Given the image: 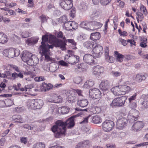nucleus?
<instances>
[{
    "label": "nucleus",
    "mask_w": 148,
    "mask_h": 148,
    "mask_svg": "<svg viewBox=\"0 0 148 148\" xmlns=\"http://www.w3.org/2000/svg\"><path fill=\"white\" fill-rule=\"evenodd\" d=\"M143 123L138 121L134 123L132 127V129L134 131L140 130L143 127Z\"/></svg>",
    "instance_id": "obj_18"
},
{
    "label": "nucleus",
    "mask_w": 148,
    "mask_h": 148,
    "mask_svg": "<svg viewBox=\"0 0 148 148\" xmlns=\"http://www.w3.org/2000/svg\"><path fill=\"white\" fill-rule=\"evenodd\" d=\"M40 18L41 20L42 23H43L47 21V19L46 16H45L42 15L40 16Z\"/></svg>",
    "instance_id": "obj_56"
},
{
    "label": "nucleus",
    "mask_w": 148,
    "mask_h": 148,
    "mask_svg": "<svg viewBox=\"0 0 148 148\" xmlns=\"http://www.w3.org/2000/svg\"><path fill=\"white\" fill-rule=\"evenodd\" d=\"M113 122L108 120L104 122L102 124V128L105 132H108L111 131L113 128Z\"/></svg>",
    "instance_id": "obj_9"
},
{
    "label": "nucleus",
    "mask_w": 148,
    "mask_h": 148,
    "mask_svg": "<svg viewBox=\"0 0 148 148\" xmlns=\"http://www.w3.org/2000/svg\"><path fill=\"white\" fill-rule=\"evenodd\" d=\"M81 143L82 144L83 147L84 148H86V147L89 145L90 144L89 140H88L83 141L81 142Z\"/></svg>",
    "instance_id": "obj_47"
},
{
    "label": "nucleus",
    "mask_w": 148,
    "mask_h": 148,
    "mask_svg": "<svg viewBox=\"0 0 148 148\" xmlns=\"http://www.w3.org/2000/svg\"><path fill=\"white\" fill-rule=\"evenodd\" d=\"M67 18L65 16H63L61 17L59 19V21L60 22L65 23L66 22Z\"/></svg>",
    "instance_id": "obj_52"
},
{
    "label": "nucleus",
    "mask_w": 148,
    "mask_h": 148,
    "mask_svg": "<svg viewBox=\"0 0 148 148\" xmlns=\"http://www.w3.org/2000/svg\"><path fill=\"white\" fill-rule=\"evenodd\" d=\"M76 148H84L81 142L78 143L76 146Z\"/></svg>",
    "instance_id": "obj_64"
},
{
    "label": "nucleus",
    "mask_w": 148,
    "mask_h": 148,
    "mask_svg": "<svg viewBox=\"0 0 148 148\" xmlns=\"http://www.w3.org/2000/svg\"><path fill=\"white\" fill-rule=\"evenodd\" d=\"M11 74L9 71H6L4 73H2V77L4 78H7L8 79H11Z\"/></svg>",
    "instance_id": "obj_39"
},
{
    "label": "nucleus",
    "mask_w": 148,
    "mask_h": 148,
    "mask_svg": "<svg viewBox=\"0 0 148 148\" xmlns=\"http://www.w3.org/2000/svg\"><path fill=\"white\" fill-rule=\"evenodd\" d=\"M42 40V41L41 42V45L39 48L40 52L42 54V56H45V59L49 60L50 52L49 49L53 48V45L46 44V42L48 41V35H45L43 36Z\"/></svg>",
    "instance_id": "obj_2"
},
{
    "label": "nucleus",
    "mask_w": 148,
    "mask_h": 148,
    "mask_svg": "<svg viewBox=\"0 0 148 148\" xmlns=\"http://www.w3.org/2000/svg\"><path fill=\"white\" fill-rule=\"evenodd\" d=\"M136 14L137 15L138 18H137V20L138 21L139 19L140 21H141L143 18V14L140 12H138L136 13Z\"/></svg>",
    "instance_id": "obj_51"
},
{
    "label": "nucleus",
    "mask_w": 148,
    "mask_h": 148,
    "mask_svg": "<svg viewBox=\"0 0 148 148\" xmlns=\"http://www.w3.org/2000/svg\"><path fill=\"white\" fill-rule=\"evenodd\" d=\"M62 99L61 97L58 96L56 94L52 95L49 100L51 102L59 103L62 101Z\"/></svg>",
    "instance_id": "obj_21"
},
{
    "label": "nucleus",
    "mask_w": 148,
    "mask_h": 148,
    "mask_svg": "<svg viewBox=\"0 0 148 148\" xmlns=\"http://www.w3.org/2000/svg\"><path fill=\"white\" fill-rule=\"evenodd\" d=\"M114 57L117 61L121 62L123 61V59L125 58L124 55L119 53L117 51H115L114 52Z\"/></svg>",
    "instance_id": "obj_24"
},
{
    "label": "nucleus",
    "mask_w": 148,
    "mask_h": 148,
    "mask_svg": "<svg viewBox=\"0 0 148 148\" xmlns=\"http://www.w3.org/2000/svg\"><path fill=\"white\" fill-rule=\"evenodd\" d=\"M68 54L65 56V60L71 64L77 62L79 59V56L74 55L73 51L71 50H68Z\"/></svg>",
    "instance_id": "obj_6"
},
{
    "label": "nucleus",
    "mask_w": 148,
    "mask_h": 148,
    "mask_svg": "<svg viewBox=\"0 0 148 148\" xmlns=\"http://www.w3.org/2000/svg\"><path fill=\"white\" fill-rule=\"evenodd\" d=\"M136 94H135L134 95L131 96L128 99L130 105L132 106V108H135L136 107Z\"/></svg>",
    "instance_id": "obj_20"
},
{
    "label": "nucleus",
    "mask_w": 148,
    "mask_h": 148,
    "mask_svg": "<svg viewBox=\"0 0 148 148\" xmlns=\"http://www.w3.org/2000/svg\"><path fill=\"white\" fill-rule=\"evenodd\" d=\"M23 127L25 130H33L34 127H32L29 125L28 124H26L22 126Z\"/></svg>",
    "instance_id": "obj_48"
},
{
    "label": "nucleus",
    "mask_w": 148,
    "mask_h": 148,
    "mask_svg": "<svg viewBox=\"0 0 148 148\" xmlns=\"http://www.w3.org/2000/svg\"><path fill=\"white\" fill-rule=\"evenodd\" d=\"M13 120L16 122L22 123L24 122V120L22 119L20 115H15L12 116Z\"/></svg>",
    "instance_id": "obj_27"
},
{
    "label": "nucleus",
    "mask_w": 148,
    "mask_h": 148,
    "mask_svg": "<svg viewBox=\"0 0 148 148\" xmlns=\"http://www.w3.org/2000/svg\"><path fill=\"white\" fill-rule=\"evenodd\" d=\"M110 83L109 81L106 80L101 81L99 85V88L102 90L108 89L110 86Z\"/></svg>",
    "instance_id": "obj_17"
},
{
    "label": "nucleus",
    "mask_w": 148,
    "mask_h": 148,
    "mask_svg": "<svg viewBox=\"0 0 148 148\" xmlns=\"http://www.w3.org/2000/svg\"><path fill=\"white\" fill-rule=\"evenodd\" d=\"M8 56L10 58H12L15 56H17L20 54L19 51L17 50H15L13 48H10L8 51Z\"/></svg>",
    "instance_id": "obj_16"
},
{
    "label": "nucleus",
    "mask_w": 148,
    "mask_h": 148,
    "mask_svg": "<svg viewBox=\"0 0 148 148\" xmlns=\"http://www.w3.org/2000/svg\"><path fill=\"white\" fill-rule=\"evenodd\" d=\"M30 34L27 31H24L21 32V35L24 38H26L29 36Z\"/></svg>",
    "instance_id": "obj_44"
},
{
    "label": "nucleus",
    "mask_w": 148,
    "mask_h": 148,
    "mask_svg": "<svg viewBox=\"0 0 148 148\" xmlns=\"http://www.w3.org/2000/svg\"><path fill=\"white\" fill-rule=\"evenodd\" d=\"M119 40L122 45L123 46H125L127 45V42L125 40L121 38Z\"/></svg>",
    "instance_id": "obj_55"
},
{
    "label": "nucleus",
    "mask_w": 148,
    "mask_h": 148,
    "mask_svg": "<svg viewBox=\"0 0 148 148\" xmlns=\"http://www.w3.org/2000/svg\"><path fill=\"white\" fill-rule=\"evenodd\" d=\"M20 141L21 143L26 144L27 142V138L25 137H20Z\"/></svg>",
    "instance_id": "obj_49"
},
{
    "label": "nucleus",
    "mask_w": 148,
    "mask_h": 148,
    "mask_svg": "<svg viewBox=\"0 0 148 148\" xmlns=\"http://www.w3.org/2000/svg\"><path fill=\"white\" fill-rule=\"evenodd\" d=\"M101 92L97 88L91 89L90 90L89 94L90 97L95 99V102L98 103L100 101V98Z\"/></svg>",
    "instance_id": "obj_7"
},
{
    "label": "nucleus",
    "mask_w": 148,
    "mask_h": 148,
    "mask_svg": "<svg viewBox=\"0 0 148 148\" xmlns=\"http://www.w3.org/2000/svg\"><path fill=\"white\" fill-rule=\"evenodd\" d=\"M90 117L89 116L87 117L86 118H85L80 123H86L88 122V119Z\"/></svg>",
    "instance_id": "obj_60"
},
{
    "label": "nucleus",
    "mask_w": 148,
    "mask_h": 148,
    "mask_svg": "<svg viewBox=\"0 0 148 148\" xmlns=\"http://www.w3.org/2000/svg\"><path fill=\"white\" fill-rule=\"evenodd\" d=\"M43 105V101L40 99H29L27 102L28 106L33 109H40L42 107Z\"/></svg>",
    "instance_id": "obj_5"
},
{
    "label": "nucleus",
    "mask_w": 148,
    "mask_h": 148,
    "mask_svg": "<svg viewBox=\"0 0 148 148\" xmlns=\"http://www.w3.org/2000/svg\"><path fill=\"white\" fill-rule=\"evenodd\" d=\"M86 6V4L84 2H82L79 5V8L80 9H84Z\"/></svg>",
    "instance_id": "obj_54"
},
{
    "label": "nucleus",
    "mask_w": 148,
    "mask_h": 148,
    "mask_svg": "<svg viewBox=\"0 0 148 148\" xmlns=\"http://www.w3.org/2000/svg\"><path fill=\"white\" fill-rule=\"evenodd\" d=\"M132 112H133V113L132 116V117L131 118L132 120L136 121V119L138 116L139 114V112L135 110H133Z\"/></svg>",
    "instance_id": "obj_36"
},
{
    "label": "nucleus",
    "mask_w": 148,
    "mask_h": 148,
    "mask_svg": "<svg viewBox=\"0 0 148 148\" xmlns=\"http://www.w3.org/2000/svg\"><path fill=\"white\" fill-rule=\"evenodd\" d=\"M95 45L92 51L94 56L96 57H99L103 52V47L95 43Z\"/></svg>",
    "instance_id": "obj_10"
},
{
    "label": "nucleus",
    "mask_w": 148,
    "mask_h": 148,
    "mask_svg": "<svg viewBox=\"0 0 148 148\" xmlns=\"http://www.w3.org/2000/svg\"><path fill=\"white\" fill-rule=\"evenodd\" d=\"M56 35L57 36V37L62 38L64 40V41H63L65 42H66L65 41V40H66V38L63 35V33L62 32L60 31L56 33Z\"/></svg>",
    "instance_id": "obj_40"
},
{
    "label": "nucleus",
    "mask_w": 148,
    "mask_h": 148,
    "mask_svg": "<svg viewBox=\"0 0 148 148\" xmlns=\"http://www.w3.org/2000/svg\"><path fill=\"white\" fill-rule=\"evenodd\" d=\"M146 77L144 75L137 74L135 78V80L138 82H141L143 80H145Z\"/></svg>",
    "instance_id": "obj_29"
},
{
    "label": "nucleus",
    "mask_w": 148,
    "mask_h": 148,
    "mask_svg": "<svg viewBox=\"0 0 148 148\" xmlns=\"http://www.w3.org/2000/svg\"><path fill=\"white\" fill-rule=\"evenodd\" d=\"M110 74L114 77H116L120 76L121 75V73L119 71H112L110 73Z\"/></svg>",
    "instance_id": "obj_42"
},
{
    "label": "nucleus",
    "mask_w": 148,
    "mask_h": 148,
    "mask_svg": "<svg viewBox=\"0 0 148 148\" xmlns=\"http://www.w3.org/2000/svg\"><path fill=\"white\" fill-rule=\"evenodd\" d=\"M140 10L141 12L145 15H146L147 14V11L146 7L143 5H141L140 6Z\"/></svg>",
    "instance_id": "obj_41"
},
{
    "label": "nucleus",
    "mask_w": 148,
    "mask_h": 148,
    "mask_svg": "<svg viewBox=\"0 0 148 148\" xmlns=\"http://www.w3.org/2000/svg\"><path fill=\"white\" fill-rule=\"evenodd\" d=\"M147 39H146L145 40H143L140 43V46L141 47L143 48H145L147 47Z\"/></svg>",
    "instance_id": "obj_53"
},
{
    "label": "nucleus",
    "mask_w": 148,
    "mask_h": 148,
    "mask_svg": "<svg viewBox=\"0 0 148 148\" xmlns=\"http://www.w3.org/2000/svg\"><path fill=\"white\" fill-rule=\"evenodd\" d=\"M111 0H100L101 4L103 5H106L108 4Z\"/></svg>",
    "instance_id": "obj_50"
},
{
    "label": "nucleus",
    "mask_w": 148,
    "mask_h": 148,
    "mask_svg": "<svg viewBox=\"0 0 148 148\" xmlns=\"http://www.w3.org/2000/svg\"><path fill=\"white\" fill-rule=\"evenodd\" d=\"M42 85L44 88L45 91L49 90L53 87V85L50 84H47L45 83H44L42 84Z\"/></svg>",
    "instance_id": "obj_34"
},
{
    "label": "nucleus",
    "mask_w": 148,
    "mask_h": 148,
    "mask_svg": "<svg viewBox=\"0 0 148 148\" xmlns=\"http://www.w3.org/2000/svg\"><path fill=\"white\" fill-rule=\"evenodd\" d=\"M140 99H143L142 105L145 108H148V95H142L140 97Z\"/></svg>",
    "instance_id": "obj_23"
},
{
    "label": "nucleus",
    "mask_w": 148,
    "mask_h": 148,
    "mask_svg": "<svg viewBox=\"0 0 148 148\" xmlns=\"http://www.w3.org/2000/svg\"><path fill=\"white\" fill-rule=\"evenodd\" d=\"M94 84V82L91 81H87L85 82L84 87L87 88H89L92 86Z\"/></svg>",
    "instance_id": "obj_38"
},
{
    "label": "nucleus",
    "mask_w": 148,
    "mask_h": 148,
    "mask_svg": "<svg viewBox=\"0 0 148 148\" xmlns=\"http://www.w3.org/2000/svg\"><path fill=\"white\" fill-rule=\"evenodd\" d=\"M121 87L122 92H124L123 95H125L126 93L129 92L131 90V88L127 85L121 86Z\"/></svg>",
    "instance_id": "obj_31"
},
{
    "label": "nucleus",
    "mask_w": 148,
    "mask_h": 148,
    "mask_svg": "<svg viewBox=\"0 0 148 148\" xmlns=\"http://www.w3.org/2000/svg\"><path fill=\"white\" fill-rule=\"evenodd\" d=\"M12 76L13 78L14 79H15L18 78L17 73L16 72H14L12 74Z\"/></svg>",
    "instance_id": "obj_63"
},
{
    "label": "nucleus",
    "mask_w": 148,
    "mask_h": 148,
    "mask_svg": "<svg viewBox=\"0 0 148 148\" xmlns=\"http://www.w3.org/2000/svg\"><path fill=\"white\" fill-rule=\"evenodd\" d=\"M77 24L74 21H69L65 22L63 24V26L66 29L68 30H71L72 29H75V26Z\"/></svg>",
    "instance_id": "obj_15"
},
{
    "label": "nucleus",
    "mask_w": 148,
    "mask_h": 148,
    "mask_svg": "<svg viewBox=\"0 0 148 148\" xmlns=\"http://www.w3.org/2000/svg\"><path fill=\"white\" fill-rule=\"evenodd\" d=\"M104 69L103 67L99 65H97L93 67L92 69V72L93 75H99L103 73Z\"/></svg>",
    "instance_id": "obj_14"
},
{
    "label": "nucleus",
    "mask_w": 148,
    "mask_h": 148,
    "mask_svg": "<svg viewBox=\"0 0 148 148\" xmlns=\"http://www.w3.org/2000/svg\"><path fill=\"white\" fill-rule=\"evenodd\" d=\"M77 103L80 106L84 107L88 105V102L87 99H84L78 101Z\"/></svg>",
    "instance_id": "obj_32"
},
{
    "label": "nucleus",
    "mask_w": 148,
    "mask_h": 148,
    "mask_svg": "<svg viewBox=\"0 0 148 148\" xmlns=\"http://www.w3.org/2000/svg\"><path fill=\"white\" fill-rule=\"evenodd\" d=\"M45 144L42 143H37L33 145V148H45Z\"/></svg>",
    "instance_id": "obj_37"
},
{
    "label": "nucleus",
    "mask_w": 148,
    "mask_h": 148,
    "mask_svg": "<svg viewBox=\"0 0 148 148\" xmlns=\"http://www.w3.org/2000/svg\"><path fill=\"white\" fill-rule=\"evenodd\" d=\"M127 99L125 96H122L114 99L110 104L112 107L113 106H123Z\"/></svg>",
    "instance_id": "obj_8"
},
{
    "label": "nucleus",
    "mask_w": 148,
    "mask_h": 148,
    "mask_svg": "<svg viewBox=\"0 0 148 148\" xmlns=\"http://www.w3.org/2000/svg\"><path fill=\"white\" fill-rule=\"evenodd\" d=\"M8 12L11 15L15 16L16 15V13L14 11L11 10L9 9V10H8Z\"/></svg>",
    "instance_id": "obj_59"
},
{
    "label": "nucleus",
    "mask_w": 148,
    "mask_h": 148,
    "mask_svg": "<svg viewBox=\"0 0 148 148\" xmlns=\"http://www.w3.org/2000/svg\"><path fill=\"white\" fill-rule=\"evenodd\" d=\"M60 5L61 7L65 10H69L73 6L72 1L71 0L62 1L60 3Z\"/></svg>",
    "instance_id": "obj_12"
},
{
    "label": "nucleus",
    "mask_w": 148,
    "mask_h": 148,
    "mask_svg": "<svg viewBox=\"0 0 148 148\" xmlns=\"http://www.w3.org/2000/svg\"><path fill=\"white\" fill-rule=\"evenodd\" d=\"M105 59L108 62L110 63L113 62L114 60V58L113 57L109 56L108 55L106 56Z\"/></svg>",
    "instance_id": "obj_43"
},
{
    "label": "nucleus",
    "mask_w": 148,
    "mask_h": 148,
    "mask_svg": "<svg viewBox=\"0 0 148 148\" xmlns=\"http://www.w3.org/2000/svg\"><path fill=\"white\" fill-rule=\"evenodd\" d=\"M111 91L115 95H123V94H124V92H122L121 90V86L112 88Z\"/></svg>",
    "instance_id": "obj_19"
},
{
    "label": "nucleus",
    "mask_w": 148,
    "mask_h": 148,
    "mask_svg": "<svg viewBox=\"0 0 148 148\" xmlns=\"http://www.w3.org/2000/svg\"><path fill=\"white\" fill-rule=\"evenodd\" d=\"M69 108L67 106L61 107L59 108V110L63 114L67 113L69 112Z\"/></svg>",
    "instance_id": "obj_33"
},
{
    "label": "nucleus",
    "mask_w": 148,
    "mask_h": 148,
    "mask_svg": "<svg viewBox=\"0 0 148 148\" xmlns=\"http://www.w3.org/2000/svg\"><path fill=\"white\" fill-rule=\"evenodd\" d=\"M86 67L85 64L83 63H81L78 64L75 67L76 70L79 72H81L84 71L86 69Z\"/></svg>",
    "instance_id": "obj_28"
},
{
    "label": "nucleus",
    "mask_w": 148,
    "mask_h": 148,
    "mask_svg": "<svg viewBox=\"0 0 148 148\" xmlns=\"http://www.w3.org/2000/svg\"><path fill=\"white\" fill-rule=\"evenodd\" d=\"M74 125V121L72 119H69L65 123L61 120H58L56 122L55 124L52 127L51 130L54 133L55 137L59 138L66 132V127L71 128Z\"/></svg>",
    "instance_id": "obj_1"
},
{
    "label": "nucleus",
    "mask_w": 148,
    "mask_h": 148,
    "mask_svg": "<svg viewBox=\"0 0 148 148\" xmlns=\"http://www.w3.org/2000/svg\"><path fill=\"white\" fill-rule=\"evenodd\" d=\"M92 25H94V27H93L90 26V28H88V29L91 30H93L96 29L98 28L101 25L100 23L96 21L92 22Z\"/></svg>",
    "instance_id": "obj_30"
},
{
    "label": "nucleus",
    "mask_w": 148,
    "mask_h": 148,
    "mask_svg": "<svg viewBox=\"0 0 148 148\" xmlns=\"http://www.w3.org/2000/svg\"><path fill=\"white\" fill-rule=\"evenodd\" d=\"M5 143V140L4 138H2L0 140V145L3 146Z\"/></svg>",
    "instance_id": "obj_61"
},
{
    "label": "nucleus",
    "mask_w": 148,
    "mask_h": 148,
    "mask_svg": "<svg viewBox=\"0 0 148 148\" xmlns=\"http://www.w3.org/2000/svg\"><path fill=\"white\" fill-rule=\"evenodd\" d=\"M21 56L22 60L29 65H35L38 63V59L36 56L29 52L23 51Z\"/></svg>",
    "instance_id": "obj_3"
},
{
    "label": "nucleus",
    "mask_w": 148,
    "mask_h": 148,
    "mask_svg": "<svg viewBox=\"0 0 148 148\" xmlns=\"http://www.w3.org/2000/svg\"><path fill=\"white\" fill-rule=\"evenodd\" d=\"M71 43L72 45H75L76 44V42H75L74 40L73 39H69L66 40V41Z\"/></svg>",
    "instance_id": "obj_58"
},
{
    "label": "nucleus",
    "mask_w": 148,
    "mask_h": 148,
    "mask_svg": "<svg viewBox=\"0 0 148 148\" xmlns=\"http://www.w3.org/2000/svg\"><path fill=\"white\" fill-rule=\"evenodd\" d=\"M82 81V79L80 77H75L73 79L74 82L77 84L80 83Z\"/></svg>",
    "instance_id": "obj_45"
},
{
    "label": "nucleus",
    "mask_w": 148,
    "mask_h": 148,
    "mask_svg": "<svg viewBox=\"0 0 148 148\" xmlns=\"http://www.w3.org/2000/svg\"><path fill=\"white\" fill-rule=\"evenodd\" d=\"M95 43L93 42L88 41L84 43V45L87 49H91L94 48L95 45Z\"/></svg>",
    "instance_id": "obj_22"
},
{
    "label": "nucleus",
    "mask_w": 148,
    "mask_h": 148,
    "mask_svg": "<svg viewBox=\"0 0 148 148\" xmlns=\"http://www.w3.org/2000/svg\"><path fill=\"white\" fill-rule=\"evenodd\" d=\"M92 120L94 123L97 124L101 123L102 120L100 117L98 116H95L92 118Z\"/></svg>",
    "instance_id": "obj_35"
},
{
    "label": "nucleus",
    "mask_w": 148,
    "mask_h": 148,
    "mask_svg": "<svg viewBox=\"0 0 148 148\" xmlns=\"http://www.w3.org/2000/svg\"><path fill=\"white\" fill-rule=\"evenodd\" d=\"M8 40L7 36L3 33L0 32V43L2 44L6 43Z\"/></svg>",
    "instance_id": "obj_25"
},
{
    "label": "nucleus",
    "mask_w": 148,
    "mask_h": 148,
    "mask_svg": "<svg viewBox=\"0 0 148 148\" xmlns=\"http://www.w3.org/2000/svg\"><path fill=\"white\" fill-rule=\"evenodd\" d=\"M48 41L52 44V45L56 47H60L62 50H66V42L56 38L54 36L50 35H48Z\"/></svg>",
    "instance_id": "obj_4"
},
{
    "label": "nucleus",
    "mask_w": 148,
    "mask_h": 148,
    "mask_svg": "<svg viewBox=\"0 0 148 148\" xmlns=\"http://www.w3.org/2000/svg\"><path fill=\"white\" fill-rule=\"evenodd\" d=\"M117 19L116 17H114V18L113 20V23H114V29L115 30H116L117 28V26L116 25V22L117 21Z\"/></svg>",
    "instance_id": "obj_57"
},
{
    "label": "nucleus",
    "mask_w": 148,
    "mask_h": 148,
    "mask_svg": "<svg viewBox=\"0 0 148 148\" xmlns=\"http://www.w3.org/2000/svg\"><path fill=\"white\" fill-rule=\"evenodd\" d=\"M101 37L100 33L98 32L92 33L91 34L90 38L92 40L96 41L99 40Z\"/></svg>",
    "instance_id": "obj_26"
},
{
    "label": "nucleus",
    "mask_w": 148,
    "mask_h": 148,
    "mask_svg": "<svg viewBox=\"0 0 148 148\" xmlns=\"http://www.w3.org/2000/svg\"><path fill=\"white\" fill-rule=\"evenodd\" d=\"M83 60L85 62L90 65H93L97 62L96 59L90 54H86L84 55Z\"/></svg>",
    "instance_id": "obj_11"
},
{
    "label": "nucleus",
    "mask_w": 148,
    "mask_h": 148,
    "mask_svg": "<svg viewBox=\"0 0 148 148\" xmlns=\"http://www.w3.org/2000/svg\"><path fill=\"white\" fill-rule=\"evenodd\" d=\"M89 23L88 22L84 21L81 23L80 26L83 28L86 29Z\"/></svg>",
    "instance_id": "obj_46"
},
{
    "label": "nucleus",
    "mask_w": 148,
    "mask_h": 148,
    "mask_svg": "<svg viewBox=\"0 0 148 148\" xmlns=\"http://www.w3.org/2000/svg\"><path fill=\"white\" fill-rule=\"evenodd\" d=\"M10 131V130L9 129H8L5 131H4L3 133L2 134V137H4L6 136L8 134V133Z\"/></svg>",
    "instance_id": "obj_62"
},
{
    "label": "nucleus",
    "mask_w": 148,
    "mask_h": 148,
    "mask_svg": "<svg viewBox=\"0 0 148 148\" xmlns=\"http://www.w3.org/2000/svg\"><path fill=\"white\" fill-rule=\"evenodd\" d=\"M127 122V120L124 117L119 119L116 123L117 128L120 130L123 129L126 126Z\"/></svg>",
    "instance_id": "obj_13"
}]
</instances>
